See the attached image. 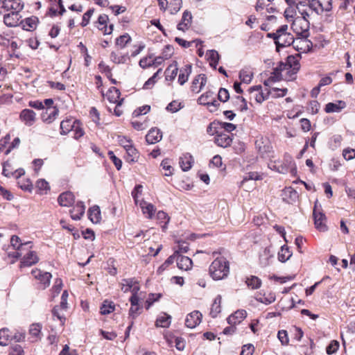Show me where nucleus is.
Segmentation results:
<instances>
[{"mask_svg": "<svg viewBox=\"0 0 355 355\" xmlns=\"http://www.w3.org/2000/svg\"><path fill=\"white\" fill-rule=\"evenodd\" d=\"M288 25H282L275 33H268V37L272 38L276 46V51L279 52L281 48L289 46L294 42L292 34L288 33Z\"/></svg>", "mask_w": 355, "mask_h": 355, "instance_id": "nucleus-1", "label": "nucleus"}, {"mask_svg": "<svg viewBox=\"0 0 355 355\" xmlns=\"http://www.w3.org/2000/svg\"><path fill=\"white\" fill-rule=\"evenodd\" d=\"M229 272V261L224 257H216L209 266L210 276L214 280H220L227 277Z\"/></svg>", "mask_w": 355, "mask_h": 355, "instance_id": "nucleus-2", "label": "nucleus"}, {"mask_svg": "<svg viewBox=\"0 0 355 355\" xmlns=\"http://www.w3.org/2000/svg\"><path fill=\"white\" fill-rule=\"evenodd\" d=\"M309 20L302 19L298 17H295L293 20L291 28L293 31L303 38H307L309 35Z\"/></svg>", "mask_w": 355, "mask_h": 355, "instance_id": "nucleus-3", "label": "nucleus"}, {"mask_svg": "<svg viewBox=\"0 0 355 355\" xmlns=\"http://www.w3.org/2000/svg\"><path fill=\"white\" fill-rule=\"evenodd\" d=\"M313 216L315 228L320 232H326L328 229L325 224L327 218L322 211L318 209L316 203L314 207Z\"/></svg>", "mask_w": 355, "mask_h": 355, "instance_id": "nucleus-4", "label": "nucleus"}, {"mask_svg": "<svg viewBox=\"0 0 355 355\" xmlns=\"http://www.w3.org/2000/svg\"><path fill=\"white\" fill-rule=\"evenodd\" d=\"M20 12H10L3 16V22L8 27H15L20 24L21 15Z\"/></svg>", "mask_w": 355, "mask_h": 355, "instance_id": "nucleus-5", "label": "nucleus"}, {"mask_svg": "<svg viewBox=\"0 0 355 355\" xmlns=\"http://www.w3.org/2000/svg\"><path fill=\"white\" fill-rule=\"evenodd\" d=\"M202 313L198 311H194L188 314L186 320L185 324L187 327L193 329L198 325L202 320Z\"/></svg>", "mask_w": 355, "mask_h": 355, "instance_id": "nucleus-6", "label": "nucleus"}, {"mask_svg": "<svg viewBox=\"0 0 355 355\" xmlns=\"http://www.w3.org/2000/svg\"><path fill=\"white\" fill-rule=\"evenodd\" d=\"M162 139V132L157 128H151L146 135V141L149 144L159 142Z\"/></svg>", "mask_w": 355, "mask_h": 355, "instance_id": "nucleus-7", "label": "nucleus"}, {"mask_svg": "<svg viewBox=\"0 0 355 355\" xmlns=\"http://www.w3.org/2000/svg\"><path fill=\"white\" fill-rule=\"evenodd\" d=\"M24 8L21 0H4V10L11 12H21Z\"/></svg>", "mask_w": 355, "mask_h": 355, "instance_id": "nucleus-8", "label": "nucleus"}, {"mask_svg": "<svg viewBox=\"0 0 355 355\" xmlns=\"http://www.w3.org/2000/svg\"><path fill=\"white\" fill-rule=\"evenodd\" d=\"M20 119L28 126L32 125L36 119L35 112L29 109H24L20 113Z\"/></svg>", "mask_w": 355, "mask_h": 355, "instance_id": "nucleus-9", "label": "nucleus"}, {"mask_svg": "<svg viewBox=\"0 0 355 355\" xmlns=\"http://www.w3.org/2000/svg\"><path fill=\"white\" fill-rule=\"evenodd\" d=\"M75 197L72 192H63L58 196V202L60 206L69 207L73 204Z\"/></svg>", "mask_w": 355, "mask_h": 355, "instance_id": "nucleus-10", "label": "nucleus"}, {"mask_svg": "<svg viewBox=\"0 0 355 355\" xmlns=\"http://www.w3.org/2000/svg\"><path fill=\"white\" fill-rule=\"evenodd\" d=\"M85 211V206L83 201L77 202L75 207L70 210L71 217L74 220H80L84 215Z\"/></svg>", "mask_w": 355, "mask_h": 355, "instance_id": "nucleus-11", "label": "nucleus"}, {"mask_svg": "<svg viewBox=\"0 0 355 355\" xmlns=\"http://www.w3.org/2000/svg\"><path fill=\"white\" fill-rule=\"evenodd\" d=\"M59 110L56 107H49L42 114V119L46 123H51L58 115Z\"/></svg>", "mask_w": 355, "mask_h": 355, "instance_id": "nucleus-12", "label": "nucleus"}, {"mask_svg": "<svg viewBox=\"0 0 355 355\" xmlns=\"http://www.w3.org/2000/svg\"><path fill=\"white\" fill-rule=\"evenodd\" d=\"M207 77L205 74H199L194 78L192 82L191 90L195 92H200L206 85Z\"/></svg>", "mask_w": 355, "mask_h": 355, "instance_id": "nucleus-13", "label": "nucleus"}, {"mask_svg": "<svg viewBox=\"0 0 355 355\" xmlns=\"http://www.w3.org/2000/svg\"><path fill=\"white\" fill-rule=\"evenodd\" d=\"M246 315L245 310H238L227 318V322L230 325H236L245 318Z\"/></svg>", "mask_w": 355, "mask_h": 355, "instance_id": "nucleus-14", "label": "nucleus"}, {"mask_svg": "<svg viewBox=\"0 0 355 355\" xmlns=\"http://www.w3.org/2000/svg\"><path fill=\"white\" fill-rule=\"evenodd\" d=\"M120 95L121 92L119 89L115 87H112L108 90L107 98L110 103H116L117 105H121L123 99H119Z\"/></svg>", "mask_w": 355, "mask_h": 355, "instance_id": "nucleus-15", "label": "nucleus"}, {"mask_svg": "<svg viewBox=\"0 0 355 355\" xmlns=\"http://www.w3.org/2000/svg\"><path fill=\"white\" fill-rule=\"evenodd\" d=\"M232 138L226 133H218L215 137V143L217 146L227 148L231 145Z\"/></svg>", "mask_w": 355, "mask_h": 355, "instance_id": "nucleus-16", "label": "nucleus"}, {"mask_svg": "<svg viewBox=\"0 0 355 355\" xmlns=\"http://www.w3.org/2000/svg\"><path fill=\"white\" fill-rule=\"evenodd\" d=\"M39 261V258L36 253L33 251H29L24 256L21 261V267H28L35 264Z\"/></svg>", "mask_w": 355, "mask_h": 355, "instance_id": "nucleus-17", "label": "nucleus"}, {"mask_svg": "<svg viewBox=\"0 0 355 355\" xmlns=\"http://www.w3.org/2000/svg\"><path fill=\"white\" fill-rule=\"evenodd\" d=\"M191 13L188 10H185L182 14L181 21L178 24L177 28L182 31L188 30L191 24Z\"/></svg>", "mask_w": 355, "mask_h": 355, "instance_id": "nucleus-18", "label": "nucleus"}, {"mask_svg": "<svg viewBox=\"0 0 355 355\" xmlns=\"http://www.w3.org/2000/svg\"><path fill=\"white\" fill-rule=\"evenodd\" d=\"M38 22V18L35 16H32L21 20L20 24L24 30L31 31L36 28Z\"/></svg>", "mask_w": 355, "mask_h": 355, "instance_id": "nucleus-19", "label": "nucleus"}, {"mask_svg": "<svg viewBox=\"0 0 355 355\" xmlns=\"http://www.w3.org/2000/svg\"><path fill=\"white\" fill-rule=\"evenodd\" d=\"M77 123V121H73L71 119L63 120L60 123V134L63 135L68 134L71 130H73Z\"/></svg>", "mask_w": 355, "mask_h": 355, "instance_id": "nucleus-20", "label": "nucleus"}, {"mask_svg": "<svg viewBox=\"0 0 355 355\" xmlns=\"http://www.w3.org/2000/svg\"><path fill=\"white\" fill-rule=\"evenodd\" d=\"M192 263V260L189 257L178 254L177 266L180 269L188 270L191 268Z\"/></svg>", "mask_w": 355, "mask_h": 355, "instance_id": "nucleus-21", "label": "nucleus"}, {"mask_svg": "<svg viewBox=\"0 0 355 355\" xmlns=\"http://www.w3.org/2000/svg\"><path fill=\"white\" fill-rule=\"evenodd\" d=\"M346 107V103L343 101H338L337 103H328L324 108L327 113L339 112Z\"/></svg>", "mask_w": 355, "mask_h": 355, "instance_id": "nucleus-22", "label": "nucleus"}, {"mask_svg": "<svg viewBox=\"0 0 355 355\" xmlns=\"http://www.w3.org/2000/svg\"><path fill=\"white\" fill-rule=\"evenodd\" d=\"M261 88V85H256L249 89L251 98H254L259 103H262L265 100V96L262 92Z\"/></svg>", "mask_w": 355, "mask_h": 355, "instance_id": "nucleus-23", "label": "nucleus"}, {"mask_svg": "<svg viewBox=\"0 0 355 355\" xmlns=\"http://www.w3.org/2000/svg\"><path fill=\"white\" fill-rule=\"evenodd\" d=\"M192 67L191 64H187L180 70L178 76V83L183 85L189 79V76L191 73Z\"/></svg>", "mask_w": 355, "mask_h": 355, "instance_id": "nucleus-24", "label": "nucleus"}, {"mask_svg": "<svg viewBox=\"0 0 355 355\" xmlns=\"http://www.w3.org/2000/svg\"><path fill=\"white\" fill-rule=\"evenodd\" d=\"M303 3L306 5V8L309 10L315 12L317 14H320L324 11L322 4L318 0H307L302 1Z\"/></svg>", "mask_w": 355, "mask_h": 355, "instance_id": "nucleus-25", "label": "nucleus"}, {"mask_svg": "<svg viewBox=\"0 0 355 355\" xmlns=\"http://www.w3.org/2000/svg\"><path fill=\"white\" fill-rule=\"evenodd\" d=\"M193 162V158L189 153L184 154L180 159V164L184 171H189L191 168Z\"/></svg>", "mask_w": 355, "mask_h": 355, "instance_id": "nucleus-26", "label": "nucleus"}, {"mask_svg": "<svg viewBox=\"0 0 355 355\" xmlns=\"http://www.w3.org/2000/svg\"><path fill=\"white\" fill-rule=\"evenodd\" d=\"M89 218L93 223H98L101 219L100 208L98 205L90 207L88 210Z\"/></svg>", "mask_w": 355, "mask_h": 355, "instance_id": "nucleus-27", "label": "nucleus"}, {"mask_svg": "<svg viewBox=\"0 0 355 355\" xmlns=\"http://www.w3.org/2000/svg\"><path fill=\"white\" fill-rule=\"evenodd\" d=\"M126 161L129 163H135L138 161L139 159V152L138 150L133 146V145L129 146L126 149Z\"/></svg>", "mask_w": 355, "mask_h": 355, "instance_id": "nucleus-28", "label": "nucleus"}, {"mask_svg": "<svg viewBox=\"0 0 355 355\" xmlns=\"http://www.w3.org/2000/svg\"><path fill=\"white\" fill-rule=\"evenodd\" d=\"M178 71V63L174 62L173 64H170L165 71L166 80L167 81H173Z\"/></svg>", "mask_w": 355, "mask_h": 355, "instance_id": "nucleus-29", "label": "nucleus"}, {"mask_svg": "<svg viewBox=\"0 0 355 355\" xmlns=\"http://www.w3.org/2000/svg\"><path fill=\"white\" fill-rule=\"evenodd\" d=\"M306 6V5L303 3L302 1H298V3H296V9L300 14L297 17L302 19L309 20L310 10Z\"/></svg>", "mask_w": 355, "mask_h": 355, "instance_id": "nucleus-30", "label": "nucleus"}, {"mask_svg": "<svg viewBox=\"0 0 355 355\" xmlns=\"http://www.w3.org/2000/svg\"><path fill=\"white\" fill-rule=\"evenodd\" d=\"M171 322V316L163 313L156 320L155 324L157 327L167 328Z\"/></svg>", "mask_w": 355, "mask_h": 355, "instance_id": "nucleus-31", "label": "nucleus"}, {"mask_svg": "<svg viewBox=\"0 0 355 355\" xmlns=\"http://www.w3.org/2000/svg\"><path fill=\"white\" fill-rule=\"evenodd\" d=\"M285 65L280 62L279 65L276 67H273V72L272 75L268 78V81L276 82L279 80L282 77V71L284 68Z\"/></svg>", "mask_w": 355, "mask_h": 355, "instance_id": "nucleus-32", "label": "nucleus"}, {"mask_svg": "<svg viewBox=\"0 0 355 355\" xmlns=\"http://www.w3.org/2000/svg\"><path fill=\"white\" fill-rule=\"evenodd\" d=\"M207 55L208 56L210 66L216 69L220 60L218 53L216 50H209L207 52Z\"/></svg>", "mask_w": 355, "mask_h": 355, "instance_id": "nucleus-33", "label": "nucleus"}, {"mask_svg": "<svg viewBox=\"0 0 355 355\" xmlns=\"http://www.w3.org/2000/svg\"><path fill=\"white\" fill-rule=\"evenodd\" d=\"M292 256V252L286 245L282 246L278 252V259L279 261L284 263L290 259Z\"/></svg>", "mask_w": 355, "mask_h": 355, "instance_id": "nucleus-34", "label": "nucleus"}, {"mask_svg": "<svg viewBox=\"0 0 355 355\" xmlns=\"http://www.w3.org/2000/svg\"><path fill=\"white\" fill-rule=\"evenodd\" d=\"M220 303H221V296L218 295L214 299V301L211 307L210 314L213 318L216 317L217 315L220 312V311H221Z\"/></svg>", "mask_w": 355, "mask_h": 355, "instance_id": "nucleus-35", "label": "nucleus"}, {"mask_svg": "<svg viewBox=\"0 0 355 355\" xmlns=\"http://www.w3.org/2000/svg\"><path fill=\"white\" fill-rule=\"evenodd\" d=\"M287 93V89L283 88L279 89L277 87H269L268 88V97L271 96L273 98L283 97Z\"/></svg>", "mask_w": 355, "mask_h": 355, "instance_id": "nucleus-36", "label": "nucleus"}, {"mask_svg": "<svg viewBox=\"0 0 355 355\" xmlns=\"http://www.w3.org/2000/svg\"><path fill=\"white\" fill-rule=\"evenodd\" d=\"M11 338L12 337L8 329L3 328L0 329V345H8L9 344L10 340H11Z\"/></svg>", "mask_w": 355, "mask_h": 355, "instance_id": "nucleus-37", "label": "nucleus"}, {"mask_svg": "<svg viewBox=\"0 0 355 355\" xmlns=\"http://www.w3.org/2000/svg\"><path fill=\"white\" fill-rule=\"evenodd\" d=\"M141 207L144 214H147L148 218H151L155 211L154 205L151 203L144 202L141 204Z\"/></svg>", "mask_w": 355, "mask_h": 355, "instance_id": "nucleus-38", "label": "nucleus"}, {"mask_svg": "<svg viewBox=\"0 0 355 355\" xmlns=\"http://www.w3.org/2000/svg\"><path fill=\"white\" fill-rule=\"evenodd\" d=\"M115 305L112 302L105 300L101 307V313L102 315L109 314L114 311Z\"/></svg>", "mask_w": 355, "mask_h": 355, "instance_id": "nucleus-39", "label": "nucleus"}, {"mask_svg": "<svg viewBox=\"0 0 355 355\" xmlns=\"http://www.w3.org/2000/svg\"><path fill=\"white\" fill-rule=\"evenodd\" d=\"M19 242L20 238L16 235H13L10 239L11 245L17 250H23L26 245H28L31 243L30 242L19 243Z\"/></svg>", "mask_w": 355, "mask_h": 355, "instance_id": "nucleus-40", "label": "nucleus"}, {"mask_svg": "<svg viewBox=\"0 0 355 355\" xmlns=\"http://www.w3.org/2000/svg\"><path fill=\"white\" fill-rule=\"evenodd\" d=\"M232 102L238 105V109L241 111L246 110L248 109L247 103L244 98L240 96H236L232 98Z\"/></svg>", "mask_w": 355, "mask_h": 355, "instance_id": "nucleus-41", "label": "nucleus"}, {"mask_svg": "<svg viewBox=\"0 0 355 355\" xmlns=\"http://www.w3.org/2000/svg\"><path fill=\"white\" fill-rule=\"evenodd\" d=\"M214 97V93L211 91H208L202 94L198 99V103L200 105H206L209 104V101Z\"/></svg>", "mask_w": 355, "mask_h": 355, "instance_id": "nucleus-42", "label": "nucleus"}, {"mask_svg": "<svg viewBox=\"0 0 355 355\" xmlns=\"http://www.w3.org/2000/svg\"><path fill=\"white\" fill-rule=\"evenodd\" d=\"M246 284L248 287H250L252 289H256L260 287L261 281L257 277L252 276L247 279Z\"/></svg>", "mask_w": 355, "mask_h": 355, "instance_id": "nucleus-43", "label": "nucleus"}, {"mask_svg": "<svg viewBox=\"0 0 355 355\" xmlns=\"http://www.w3.org/2000/svg\"><path fill=\"white\" fill-rule=\"evenodd\" d=\"M182 5V0H171L169 3L171 14H176L181 9Z\"/></svg>", "mask_w": 355, "mask_h": 355, "instance_id": "nucleus-44", "label": "nucleus"}, {"mask_svg": "<svg viewBox=\"0 0 355 355\" xmlns=\"http://www.w3.org/2000/svg\"><path fill=\"white\" fill-rule=\"evenodd\" d=\"M51 277V274L49 272H44L43 273L40 279H38L41 284L42 289H45L47 286H49Z\"/></svg>", "mask_w": 355, "mask_h": 355, "instance_id": "nucleus-45", "label": "nucleus"}, {"mask_svg": "<svg viewBox=\"0 0 355 355\" xmlns=\"http://www.w3.org/2000/svg\"><path fill=\"white\" fill-rule=\"evenodd\" d=\"M42 327L39 324H33L30 327L29 334L30 335L37 340L40 336Z\"/></svg>", "mask_w": 355, "mask_h": 355, "instance_id": "nucleus-46", "label": "nucleus"}, {"mask_svg": "<svg viewBox=\"0 0 355 355\" xmlns=\"http://www.w3.org/2000/svg\"><path fill=\"white\" fill-rule=\"evenodd\" d=\"M252 77V73L245 69H242L239 72V78L241 79V82L243 83L248 84L250 83Z\"/></svg>", "mask_w": 355, "mask_h": 355, "instance_id": "nucleus-47", "label": "nucleus"}, {"mask_svg": "<svg viewBox=\"0 0 355 355\" xmlns=\"http://www.w3.org/2000/svg\"><path fill=\"white\" fill-rule=\"evenodd\" d=\"M131 40V37L128 33L119 36L116 38V44L119 46L121 48H124L125 44H128Z\"/></svg>", "mask_w": 355, "mask_h": 355, "instance_id": "nucleus-48", "label": "nucleus"}, {"mask_svg": "<svg viewBox=\"0 0 355 355\" xmlns=\"http://www.w3.org/2000/svg\"><path fill=\"white\" fill-rule=\"evenodd\" d=\"M110 58L114 63L120 64L125 63L128 59V55L119 56L115 52H112L110 54Z\"/></svg>", "mask_w": 355, "mask_h": 355, "instance_id": "nucleus-49", "label": "nucleus"}, {"mask_svg": "<svg viewBox=\"0 0 355 355\" xmlns=\"http://www.w3.org/2000/svg\"><path fill=\"white\" fill-rule=\"evenodd\" d=\"M218 99L223 102H227L230 99V94L225 88H220L218 94Z\"/></svg>", "mask_w": 355, "mask_h": 355, "instance_id": "nucleus-50", "label": "nucleus"}, {"mask_svg": "<svg viewBox=\"0 0 355 355\" xmlns=\"http://www.w3.org/2000/svg\"><path fill=\"white\" fill-rule=\"evenodd\" d=\"M338 347L339 343L336 340H332L326 348L327 354L330 355L336 353Z\"/></svg>", "mask_w": 355, "mask_h": 355, "instance_id": "nucleus-51", "label": "nucleus"}, {"mask_svg": "<svg viewBox=\"0 0 355 355\" xmlns=\"http://www.w3.org/2000/svg\"><path fill=\"white\" fill-rule=\"evenodd\" d=\"M150 107L149 105H144L134 110L132 116L134 117H138L141 114H146L150 111Z\"/></svg>", "mask_w": 355, "mask_h": 355, "instance_id": "nucleus-52", "label": "nucleus"}, {"mask_svg": "<svg viewBox=\"0 0 355 355\" xmlns=\"http://www.w3.org/2000/svg\"><path fill=\"white\" fill-rule=\"evenodd\" d=\"M179 254L178 250H175L173 254L171 255L168 259L165 261L163 265L159 267V270L162 269L164 267H167L169 265L172 264L175 261L177 262V258Z\"/></svg>", "mask_w": 355, "mask_h": 355, "instance_id": "nucleus-53", "label": "nucleus"}, {"mask_svg": "<svg viewBox=\"0 0 355 355\" xmlns=\"http://www.w3.org/2000/svg\"><path fill=\"white\" fill-rule=\"evenodd\" d=\"M36 187L40 191H46L50 189L49 183L44 179H40L36 182Z\"/></svg>", "mask_w": 355, "mask_h": 355, "instance_id": "nucleus-54", "label": "nucleus"}, {"mask_svg": "<svg viewBox=\"0 0 355 355\" xmlns=\"http://www.w3.org/2000/svg\"><path fill=\"white\" fill-rule=\"evenodd\" d=\"M18 184H19V187L22 190H24V191H31V190L33 189V184L28 179H27L25 181H24V180L19 181Z\"/></svg>", "mask_w": 355, "mask_h": 355, "instance_id": "nucleus-55", "label": "nucleus"}, {"mask_svg": "<svg viewBox=\"0 0 355 355\" xmlns=\"http://www.w3.org/2000/svg\"><path fill=\"white\" fill-rule=\"evenodd\" d=\"M152 62H153V56L149 55L148 57L141 59L139 64L141 68L145 69V68H147L149 67H152V64H151Z\"/></svg>", "mask_w": 355, "mask_h": 355, "instance_id": "nucleus-56", "label": "nucleus"}, {"mask_svg": "<svg viewBox=\"0 0 355 355\" xmlns=\"http://www.w3.org/2000/svg\"><path fill=\"white\" fill-rule=\"evenodd\" d=\"M173 50L174 49H173V46L166 45V46H165V47L164 48V49L162 51V55L163 56V58L168 60L173 54Z\"/></svg>", "mask_w": 355, "mask_h": 355, "instance_id": "nucleus-57", "label": "nucleus"}, {"mask_svg": "<svg viewBox=\"0 0 355 355\" xmlns=\"http://www.w3.org/2000/svg\"><path fill=\"white\" fill-rule=\"evenodd\" d=\"M118 141L119 144L123 147L124 149H126L127 148L132 145V140L123 136H119Z\"/></svg>", "mask_w": 355, "mask_h": 355, "instance_id": "nucleus-58", "label": "nucleus"}, {"mask_svg": "<svg viewBox=\"0 0 355 355\" xmlns=\"http://www.w3.org/2000/svg\"><path fill=\"white\" fill-rule=\"evenodd\" d=\"M63 310L62 308H60V306H55L53 310H52V313L53 315V316H55L58 318V319H59L61 322L62 321V320H65L64 317V313H63Z\"/></svg>", "mask_w": 355, "mask_h": 355, "instance_id": "nucleus-59", "label": "nucleus"}, {"mask_svg": "<svg viewBox=\"0 0 355 355\" xmlns=\"http://www.w3.org/2000/svg\"><path fill=\"white\" fill-rule=\"evenodd\" d=\"M93 13H94V9H89L83 15V20L80 24L83 27L86 26L89 24V19H90L92 15H93Z\"/></svg>", "mask_w": 355, "mask_h": 355, "instance_id": "nucleus-60", "label": "nucleus"}, {"mask_svg": "<svg viewBox=\"0 0 355 355\" xmlns=\"http://www.w3.org/2000/svg\"><path fill=\"white\" fill-rule=\"evenodd\" d=\"M108 155L110 156V158L113 162V163H114V166H116V169L117 170H120L121 168V166H122V162H121V160L119 158L116 157V155H114V153L112 151H110L108 153Z\"/></svg>", "mask_w": 355, "mask_h": 355, "instance_id": "nucleus-61", "label": "nucleus"}, {"mask_svg": "<svg viewBox=\"0 0 355 355\" xmlns=\"http://www.w3.org/2000/svg\"><path fill=\"white\" fill-rule=\"evenodd\" d=\"M277 337L282 345H287L288 343V337L286 331L281 330L277 334Z\"/></svg>", "mask_w": 355, "mask_h": 355, "instance_id": "nucleus-62", "label": "nucleus"}, {"mask_svg": "<svg viewBox=\"0 0 355 355\" xmlns=\"http://www.w3.org/2000/svg\"><path fill=\"white\" fill-rule=\"evenodd\" d=\"M254 347L252 344L244 345L240 355H252Z\"/></svg>", "mask_w": 355, "mask_h": 355, "instance_id": "nucleus-63", "label": "nucleus"}, {"mask_svg": "<svg viewBox=\"0 0 355 355\" xmlns=\"http://www.w3.org/2000/svg\"><path fill=\"white\" fill-rule=\"evenodd\" d=\"M343 155L346 160H352L355 158V149L346 148L343 150Z\"/></svg>", "mask_w": 355, "mask_h": 355, "instance_id": "nucleus-64", "label": "nucleus"}]
</instances>
